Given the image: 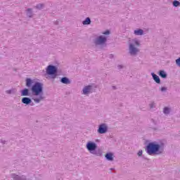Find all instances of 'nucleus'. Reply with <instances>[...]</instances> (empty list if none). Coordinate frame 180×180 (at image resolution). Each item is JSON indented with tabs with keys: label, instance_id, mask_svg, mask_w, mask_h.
I'll return each mask as SVG.
<instances>
[{
	"label": "nucleus",
	"instance_id": "aec40b11",
	"mask_svg": "<svg viewBox=\"0 0 180 180\" xmlns=\"http://www.w3.org/2000/svg\"><path fill=\"white\" fill-rule=\"evenodd\" d=\"M27 15L28 16V18H32L33 11H32V8H28L27 10Z\"/></svg>",
	"mask_w": 180,
	"mask_h": 180
},
{
	"label": "nucleus",
	"instance_id": "c756f323",
	"mask_svg": "<svg viewBox=\"0 0 180 180\" xmlns=\"http://www.w3.org/2000/svg\"><path fill=\"white\" fill-rule=\"evenodd\" d=\"M0 143H1V144H5V143H6V141L5 140H0Z\"/></svg>",
	"mask_w": 180,
	"mask_h": 180
},
{
	"label": "nucleus",
	"instance_id": "393cba45",
	"mask_svg": "<svg viewBox=\"0 0 180 180\" xmlns=\"http://www.w3.org/2000/svg\"><path fill=\"white\" fill-rule=\"evenodd\" d=\"M6 93L11 95V94H13V90H7L6 91Z\"/></svg>",
	"mask_w": 180,
	"mask_h": 180
},
{
	"label": "nucleus",
	"instance_id": "f704fd0d",
	"mask_svg": "<svg viewBox=\"0 0 180 180\" xmlns=\"http://www.w3.org/2000/svg\"><path fill=\"white\" fill-rule=\"evenodd\" d=\"M113 169H113V168H110V170H111V171H113Z\"/></svg>",
	"mask_w": 180,
	"mask_h": 180
},
{
	"label": "nucleus",
	"instance_id": "0eeeda50",
	"mask_svg": "<svg viewBox=\"0 0 180 180\" xmlns=\"http://www.w3.org/2000/svg\"><path fill=\"white\" fill-rule=\"evenodd\" d=\"M108 40V38L105 36L101 35L98 38H96L95 41V44L101 45L104 44V43H106Z\"/></svg>",
	"mask_w": 180,
	"mask_h": 180
},
{
	"label": "nucleus",
	"instance_id": "a878e982",
	"mask_svg": "<svg viewBox=\"0 0 180 180\" xmlns=\"http://www.w3.org/2000/svg\"><path fill=\"white\" fill-rule=\"evenodd\" d=\"M151 123H153L155 126H157V121H155L154 119L150 120Z\"/></svg>",
	"mask_w": 180,
	"mask_h": 180
},
{
	"label": "nucleus",
	"instance_id": "39448f33",
	"mask_svg": "<svg viewBox=\"0 0 180 180\" xmlns=\"http://www.w3.org/2000/svg\"><path fill=\"white\" fill-rule=\"evenodd\" d=\"M58 70L57 69V67L53 65H49L46 68V74L48 75H51V77L54 79L57 77V72Z\"/></svg>",
	"mask_w": 180,
	"mask_h": 180
},
{
	"label": "nucleus",
	"instance_id": "4468645a",
	"mask_svg": "<svg viewBox=\"0 0 180 180\" xmlns=\"http://www.w3.org/2000/svg\"><path fill=\"white\" fill-rule=\"evenodd\" d=\"M21 96H30L29 89H24L21 91Z\"/></svg>",
	"mask_w": 180,
	"mask_h": 180
},
{
	"label": "nucleus",
	"instance_id": "c85d7f7f",
	"mask_svg": "<svg viewBox=\"0 0 180 180\" xmlns=\"http://www.w3.org/2000/svg\"><path fill=\"white\" fill-rule=\"evenodd\" d=\"M122 68H123V65H118L117 69H118V70H122Z\"/></svg>",
	"mask_w": 180,
	"mask_h": 180
},
{
	"label": "nucleus",
	"instance_id": "6e6552de",
	"mask_svg": "<svg viewBox=\"0 0 180 180\" xmlns=\"http://www.w3.org/2000/svg\"><path fill=\"white\" fill-rule=\"evenodd\" d=\"M11 178H13V180H27V177L22 174H11Z\"/></svg>",
	"mask_w": 180,
	"mask_h": 180
},
{
	"label": "nucleus",
	"instance_id": "ddd939ff",
	"mask_svg": "<svg viewBox=\"0 0 180 180\" xmlns=\"http://www.w3.org/2000/svg\"><path fill=\"white\" fill-rule=\"evenodd\" d=\"M134 34H135V36H143V34H144V30H143L142 29L135 30L134 31Z\"/></svg>",
	"mask_w": 180,
	"mask_h": 180
},
{
	"label": "nucleus",
	"instance_id": "473e14b6",
	"mask_svg": "<svg viewBox=\"0 0 180 180\" xmlns=\"http://www.w3.org/2000/svg\"><path fill=\"white\" fill-rule=\"evenodd\" d=\"M112 89H116V86H112Z\"/></svg>",
	"mask_w": 180,
	"mask_h": 180
},
{
	"label": "nucleus",
	"instance_id": "423d86ee",
	"mask_svg": "<svg viewBox=\"0 0 180 180\" xmlns=\"http://www.w3.org/2000/svg\"><path fill=\"white\" fill-rule=\"evenodd\" d=\"M108 125L105 123H103L98 126L97 132L98 134H105L108 133Z\"/></svg>",
	"mask_w": 180,
	"mask_h": 180
},
{
	"label": "nucleus",
	"instance_id": "f257e3e1",
	"mask_svg": "<svg viewBox=\"0 0 180 180\" xmlns=\"http://www.w3.org/2000/svg\"><path fill=\"white\" fill-rule=\"evenodd\" d=\"M31 92L33 96L32 100L34 101L35 103H40L41 101H44V96H43V83L36 82L31 87Z\"/></svg>",
	"mask_w": 180,
	"mask_h": 180
},
{
	"label": "nucleus",
	"instance_id": "1a4fd4ad",
	"mask_svg": "<svg viewBox=\"0 0 180 180\" xmlns=\"http://www.w3.org/2000/svg\"><path fill=\"white\" fill-rule=\"evenodd\" d=\"M92 90V86H86L83 89V94L88 95V94H91V91Z\"/></svg>",
	"mask_w": 180,
	"mask_h": 180
},
{
	"label": "nucleus",
	"instance_id": "2f4dec72",
	"mask_svg": "<svg viewBox=\"0 0 180 180\" xmlns=\"http://www.w3.org/2000/svg\"><path fill=\"white\" fill-rule=\"evenodd\" d=\"M110 58H113V55H110Z\"/></svg>",
	"mask_w": 180,
	"mask_h": 180
},
{
	"label": "nucleus",
	"instance_id": "9b49d317",
	"mask_svg": "<svg viewBox=\"0 0 180 180\" xmlns=\"http://www.w3.org/2000/svg\"><path fill=\"white\" fill-rule=\"evenodd\" d=\"M151 76L156 84H161V79L158 75H155L154 72H152Z\"/></svg>",
	"mask_w": 180,
	"mask_h": 180
},
{
	"label": "nucleus",
	"instance_id": "f3484780",
	"mask_svg": "<svg viewBox=\"0 0 180 180\" xmlns=\"http://www.w3.org/2000/svg\"><path fill=\"white\" fill-rule=\"evenodd\" d=\"M163 113L165 115H169V113H171V108L168 107H165L163 109Z\"/></svg>",
	"mask_w": 180,
	"mask_h": 180
},
{
	"label": "nucleus",
	"instance_id": "6ab92c4d",
	"mask_svg": "<svg viewBox=\"0 0 180 180\" xmlns=\"http://www.w3.org/2000/svg\"><path fill=\"white\" fill-rule=\"evenodd\" d=\"M159 75L161 78H167V73L164 70H160Z\"/></svg>",
	"mask_w": 180,
	"mask_h": 180
},
{
	"label": "nucleus",
	"instance_id": "f8f14e48",
	"mask_svg": "<svg viewBox=\"0 0 180 180\" xmlns=\"http://www.w3.org/2000/svg\"><path fill=\"white\" fill-rule=\"evenodd\" d=\"M60 82L65 84V85H70V84H71V81L67 77H62L60 79Z\"/></svg>",
	"mask_w": 180,
	"mask_h": 180
},
{
	"label": "nucleus",
	"instance_id": "7ed1b4c3",
	"mask_svg": "<svg viewBox=\"0 0 180 180\" xmlns=\"http://www.w3.org/2000/svg\"><path fill=\"white\" fill-rule=\"evenodd\" d=\"M86 148H87L88 151L91 154H94V155L101 156L102 155V151L98 150L96 151V148H98V145L92 141L87 142L86 145Z\"/></svg>",
	"mask_w": 180,
	"mask_h": 180
},
{
	"label": "nucleus",
	"instance_id": "7c9ffc66",
	"mask_svg": "<svg viewBox=\"0 0 180 180\" xmlns=\"http://www.w3.org/2000/svg\"><path fill=\"white\" fill-rule=\"evenodd\" d=\"M30 106H34V103H33V101H32L31 103H30Z\"/></svg>",
	"mask_w": 180,
	"mask_h": 180
},
{
	"label": "nucleus",
	"instance_id": "72a5a7b5",
	"mask_svg": "<svg viewBox=\"0 0 180 180\" xmlns=\"http://www.w3.org/2000/svg\"><path fill=\"white\" fill-rule=\"evenodd\" d=\"M55 25H58V21H56Z\"/></svg>",
	"mask_w": 180,
	"mask_h": 180
},
{
	"label": "nucleus",
	"instance_id": "412c9836",
	"mask_svg": "<svg viewBox=\"0 0 180 180\" xmlns=\"http://www.w3.org/2000/svg\"><path fill=\"white\" fill-rule=\"evenodd\" d=\"M36 9H39V11H41L44 8V4H39L35 6Z\"/></svg>",
	"mask_w": 180,
	"mask_h": 180
},
{
	"label": "nucleus",
	"instance_id": "9d476101",
	"mask_svg": "<svg viewBox=\"0 0 180 180\" xmlns=\"http://www.w3.org/2000/svg\"><path fill=\"white\" fill-rule=\"evenodd\" d=\"M22 103H24V105H30L32 103V98L29 97H24L21 100Z\"/></svg>",
	"mask_w": 180,
	"mask_h": 180
},
{
	"label": "nucleus",
	"instance_id": "a211bd4d",
	"mask_svg": "<svg viewBox=\"0 0 180 180\" xmlns=\"http://www.w3.org/2000/svg\"><path fill=\"white\" fill-rule=\"evenodd\" d=\"M82 25H91V18L87 17L84 21H82Z\"/></svg>",
	"mask_w": 180,
	"mask_h": 180
},
{
	"label": "nucleus",
	"instance_id": "bb28decb",
	"mask_svg": "<svg viewBox=\"0 0 180 180\" xmlns=\"http://www.w3.org/2000/svg\"><path fill=\"white\" fill-rule=\"evenodd\" d=\"M137 155H139V157H141V155H143V150H140L138 152Z\"/></svg>",
	"mask_w": 180,
	"mask_h": 180
},
{
	"label": "nucleus",
	"instance_id": "b1692460",
	"mask_svg": "<svg viewBox=\"0 0 180 180\" xmlns=\"http://www.w3.org/2000/svg\"><path fill=\"white\" fill-rule=\"evenodd\" d=\"M149 106L150 108V109H154V108H155V102H152L149 104Z\"/></svg>",
	"mask_w": 180,
	"mask_h": 180
},
{
	"label": "nucleus",
	"instance_id": "dca6fc26",
	"mask_svg": "<svg viewBox=\"0 0 180 180\" xmlns=\"http://www.w3.org/2000/svg\"><path fill=\"white\" fill-rule=\"evenodd\" d=\"M105 157L108 161H113V153H108L105 154Z\"/></svg>",
	"mask_w": 180,
	"mask_h": 180
},
{
	"label": "nucleus",
	"instance_id": "2eb2a0df",
	"mask_svg": "<svg viewBox=\"0 0 180 180\" xmlns=\"http://www.w3.org/2000/svg\"><path fill=\"white\" fill-rule=\"evenodd\" d=\"M26 82V86H27V88H32V86H33V80H32V79L30 78H27L25 80Z\"/></svg>",
	"mask_w": 180,
	"mask_h": 180
},
{
	"label": "nucleus",
	"instance_id": "cd10ccee",
	"mask_svg": "<svg viewBox=\"0 0 180 180\" xmlns=\"http://www.w3.org/2000/svg\"><path fill=\"white\" fill-rule=\"evenodd\" d=\"M103 34H105V35L110 34V31L106 30L105 32H104L103 33Z\"/></svg>",
	"mask_w": 180,
	"mask_h": 180
},
{
	"label": "nucleus",
	"instance_id": "20e7f679",
	"mask_svg": "<svg viewBox=\"0 0 180 180\" xmlns=\"http://www.w3.org/2000/svg\"><path fill=\"white\" fill-rule=\"evenodd\" d=\"M139 46H140V41L139 40H132L131 43L129 45V53L130 56H136L137 53L140 51V49L137 48Z\"/></svg>",
	"mask_w": 180,
	"mask_h": 180
},
{
	"label": "nucleus",
	"instance_id": "f03ea898",
	"mask_svg": "<svg viewBox=\"0 0 180 180\" xmlns=\"http://www.w3.org/2000/svg\"><path fill=\"white\" fill-rule=\"evenodd\" d=\"M164 143L158 144L155 142H150L147 145L146 151L148 155H160L164 153Z\"/></svg>",
	"mask_w": 180,
	"mask_h": 180
},
{
	"label": "nucleus",
	"instance_id": "5701e85b",
	"mask_svg": "<svg viewBox=\"0 0 180 180\" xmlns=\"http://www.w3.org/2000/svg\"><path fill=\"white\" fill-rule=\"evenodd\" d=\"M160 92H167L168 91V87L162 86L160 89Z\"/></svg>",
	"mask_w": 180,
	"mask_h": 180
},
{
	"label": "nucleus",
	"instance_id": "4be33fe9",
	"mask_svg": "<svg viewBox=\"0 0 180 180\" xmlns=\"http://www.w3.org/2000/svg\"><path fill=\"white\" fill-rule=\"evenodd\" d=\"M172 5H173V6H174V8H178V6H180V2H179V1L174 0L172 2Z\"/></svg>",
	"mask_w": 180,
	"mask_h": 180
}]
</instances>
